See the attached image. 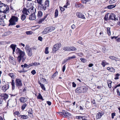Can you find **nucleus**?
<instances>
[{"label": "nucleus", "instance_id": "obj_1", "mask_svg": "<svg viewBox=\"0 0 120 120\" xmlns=\"http://www.w3.org/2000/svg\"><path fill=\"white\" fill-rule=\"evenodd\" d=\"M15 52L18 56L17 60L18 62L20 63L22 59L23 60H25L26 57L24 52L22 51L19 48H17Z\"/></svg>", "mask_w": 120, "mask_h": 120}, {"label": "nucleus", "instance_id": "obj_2", "mask_svg": "<svg viewBox=\"0 0 120 120\" xmlns=\"http://www.w3.org/2000/svg\"><path fill=\"white\" fill-rule=\"evenodd\" d=\"M9 8L7 4H5L0 1V12L7 13L9 10Z\"/></svg>", "mask_w": 120, "mask_h": 120}, {"label": "nucleus", "instance_id": "obj_3", "mask_svg": "<svg viewBox=\"0 0 120 120\" xmlns=\"http://www.w3.org/2000/svg\"><path fill=\"white\" fill-rule=\"evenodd\" d=\"M18 20V17L15 16H12L9 20V23L8 26H13L16 25V22H17Z\"/></svg>", "mask_w": 120, "mask_h": 120}, {"label": "nucleus", "instance_id": "obj_4", "mask_svg": "<svg viewBox=\"0 0 120 120\" xmlns=\"http://www.w3.org/2000/svg\"><path fill=\"white\" fill-rule=\"evenodd\" d=\"M16 99H9L7 102V105L11 107L15 106L17 104Z\"/></svg>", "mask_w": 120, "mask_h": 120}, {"label": "nucleus", "instance_id": "obj_5", "mask_svg": "<svg viewBox=\"0 0 120 120\" xmlns=\"http://www.w3.org/2000/svg\"><path fill=\"white\" fill-rule=\"evenodd\" d=\"M87 90V88L84 86H82L78 87L75 90V92L78 93H84L86 92Z\"/></svg>", "mask_w": 120, "mask_h": 120}, {"label": "nucleus", "instance_id": "obj_6", "mask_svg": "<svg viewBox=\"0 0 120 120\" xmlns=\"http://www.w3.org/2000/svg\"><path fill=\"white\" fill-rule=\"evenodd\" d=\"M36 6L35 5L30 3V13L35 14L36 12Z\"/></svg>", "mask_w": 120, "mask_h": 120}, {"label": "nucleus", "instance_id": "obj_7", "mask_svg": "<svg viewBox=\"0 0 120 120\" xmlns=\"http://www.w3.org/2000/svg\"><path fill=\"white\" fill-rule=\"evenodd\" d=\"M61 47V44L60 43H57L54 45L52 49V51L55 52L59 49V48Z\"/></svg>", "mask_w": 120, "mask_h": 120}, {"label": "nucleus", "instance_id": "obj_8", "mask_svg": "<svg viewBox=\"0 0 120 120\" xmlns=\"http://www.w3.org/2000/svg\"><path fill=\"white\" fill-rule=\"evenodd\" d=\"M16 86L19 88L22 86V84L21 81L20 79H16L15 81Z\"/></svg>", "mask_w": 120, "mask_h": 120}, {"label": "nucleus", "instance_id": "obj_9", "mask_svg": "<svg viewBox=\"0 0 120 120\" xmlns=\"http://www.w3.org/2000/svg\"><path fill=\"white\" fill-rule=\"evenodd\" d=\"M116 15L113 13H111L109 16V20H112L116 21V20H118L117 17H116Z\"/></svg>", "mask_w": 120, "mask_h": 120}, {"label": "nucleus", "instance_id": "obj_10", "mask_svg": "<svg viewBox=\"0 0 120 120\" xmlns=\"http://www.w3.org/2000/svg\"><path fill=\"white\" fill-rule=\"evenodd\" d=\"M21 67L22 68V69L24 71V72L26 71L27 70L26 69L28 68L30 66V64L28 65L26 64H25L24 65H21Z\"/></svg>", "mask_w": 120, "mask_h": 120}, {"label": "nucleus", "instance_id": "obj_11", "mask_svg": "<svg viewBox=\"0 0 120 120\" xmlns=\"http://www.w3.org/2000/svg\"><path fill=\"white\" fill-rule=\"evenodd\" d=\"M0 97L3 99L6 100L8 98V95L6 94H1L0 95Z\"/></svg>", "mask_w": 120, "mask_h": 120}, {"label": "nucleus", "instance_id": "obj_12", "mask_svg": "<svg viewBox=\"0 0 120 120\" xmlns=\"http://www.w3.org/2000/svg\"><path fill=\"white\" fill-rule=\"evenodd\" d=\"M9 85L8 84H6L2 86V90L4 92H5L9 89Z\"/></svg>", "mask_w": 120, "mask_h": 120}, {"label": "nucleus", "instance_id": "obj_13", "mask_svg": "<svg viewBox=\"0 0 120 120\" xmlns=\"http://www.w3.org/2000/svg\"><path fill=\"white\" fill-rule=\"evenodd\" d=\"M103 112H99L97 113L96 116V118L97 119H99L101 118L102 116L103 115Z\"/></svg>", "mask_w": 120, "mask_h": 120}, {"label": "nucleus", "instance_id": "obj_14", "mask_svg": "<svg viewBox=\"0 0 120 120\" xmlns=\"http://www.w3.org/2000/svg\"><path fill=\"white\" fill-rule=\"evenodd\" d=\"M4 13L3 12H0V19L3 20L5 18L6 15L5 13Z\"/></svg>", "mask_w": 120, "mask_h": 120}, {"label": "nucleus", "instance_id": "obj_15", "mask_svg": "<svg viewBox=\"0 0 120 120\" xmlns=\"http://www.w3.org/2000/svg\"><path fill=\"white\" fill-rule=\"evenodd\" d=\"M76 15L78 17L82 19H85L84 15L82 13L77 12L76 13Z\"/></svg>", "mask_w": 120, "mask_h": 120}, {"label": "nucleus", "instance_id": "obj_16", "mask_svg": "<svg viewBox=\"0 0 120 120\" xmlns=\"http://www.w3.org/2000/svg\"><path fill=\"white\" fill-rule=\"evenodd\" d=\"M27 9L26 8H24L23 9V11H22V13H23V14H25L26 15H28L29 14V10Z\"/></svg>", "mask_w": 120, "mask_h": 120}, {"label": "nucleus", "instance_id": "obj_17", "mask_svg": "<svg viewBox=\"0 0 120 120\" xmlns=\"http://www.w3.org/2000/svg\"><path fill=\"white\" fill-rule=\"evenodd\" d=\"M11 86L12 91H13L15 89V83L14 80H12L11 82Z\"/></svg>", "mask_w": 120, "mask_h": 120}, {"label": "nucleus", "instance_id": "obj_18", "mask_svg": "<svg viewBox=\"0 0 120 120\" xmlns=\"http://www.w3.org/2000/svg\"><path fill=\"white\" fill-rule=\"evenodd\" d=\"M9 60L10 62L13 64H15V61L13 57H9Z\"/></svg>", "mask_w": 120, "mask_h": 120}, {"label": "nucleus", "instance_id": "obj_19", "mask_svg": "<svg viewBox=\"0 0 120 120\" xmlns=\"http://www.w3.org/2000/svg\"><path fill=\"white\" fill-rule=\"evenodd\" d=\"M25 49L26 52L28 53V55L29 56L30 55V49L28 45H26Z\"/></svg>", "mask_w": 120, "mask_h": 120}, {"label": "nucleus", "instance_id": "obj_20", "mask_svg": "<svg viewBox=\"0 0 120 120\" xmlns=\"http://www.w3.org/2000/svg\"><path fill=\"white\" fill-rule=\"evenodd\" d=\"M48 15H45L44 17L42 19H40L38 22V23L39 24H40L42 23L43 21L45 19L47 18Z\"/></svg>", "mask_w": 120, "mask_h": 120}, {"label": "nucleus", "instance_id": "obj_21", "mask_svg": "<svg viewBox=\"0 0 120 120\" xmlns=\"http://www.w3.org/2000/svg\"><path fill=\"white\" fill-rule=\"evenodd\" d=\"M16 46V45H15L13 44H11L10 45L11 47L13 50V53H14V52L15 51Z\"/></svg>", "mask_w": 120, "mask_h": 120}, {"label": "nucleus", "instance_id": "obj_22", "mask_svg": "<svg viewBox=\"0 0 120 120\" xmlns=\"http://www.w3.org/2000/svg\"><path fill=\"white\" fill-rule=\"evenodd\" d=\"M30 20H34L36 18V16L35 14H30Z\"/></svg>", "mask_w": 120, "mask_h": 120}, {"label": "nucleus", "instance_id": "obj_23", "mask_svg": "<svg viewBox=\"0 0 120 120\" xmlns=\"http://www.w3.org/2000/svg\"><path fill=\"white\" fill-rule=\"evenodd\" d=\"M47 28L49 32L53 31L55 29V27L53 26H50Z\"/></svg>", "mask_w": 120, "mask_h": 120}, {"label": "nucleus", "instance_id": "obj_24", "mask_svg": "<svg viewBox=\"0 0 120 120\" xmlns=\"http://www.w3.org/2000/svg\"><path fill=\"white\" fill-rule=\"evenodd\" d=\"M19 101L20 102L24 103L26 101V99L24 97H21L20 98Z\"/></svg>", "mask_w": 120, "mask_h": 120}, {"label": "nucleus", "instance_id": "obj_25", "mask_svg": "<svg viewBox=\"0 0 120 120\" xmlns=\"http://www.w3.org/2000/svg\"><path fill=\"white\" fill-rule=\"evenodd\" d=\"M49 32L48 28L47 27L44 29V30L41 33L43 34H45Z\"/></svg>", "mask_w": 120, "mask_h": 120}, {"label": "nucleus", "instance_id": "obj_26", "mask_svg": "<svg viewBox=\"0 0 120 120\" xmlns=\"http://www.w3.org/2000/svg\"><path fill=\"white\" fill-rule=\"evenodd\" d=\"M8 75L12 78V80H14L15 75L13 73H9L8 74Z\"/></svg>", "mask_w": 120, "mask_h": 120}, {"label": "nucleus", "instance_id": "obj_27", "mask_svg": "<svg viewBox=\"0 0 120 120\" xmlns=\"http://www.w3.org/2000/svg\"><path fill=\"white\" fill-rule=\"evenodd\" d=\"M70 47H64L63 48V49L65 51H70Z\"/></svg>", "mask_w": 120, "mask_h": 120}, {"label": "nucleus", "instance_id": "obj_28", "mask_svg": "<svg viewBox=\"0 0 120 120\" xmlns=\"http://www.w3.org/2000/svg\"><path fill=\"white\" fill-rule=\"evenodd\" d=\"M101 64L102 65L103 67H104L105 66V65L108 64L104 60H103Z\"/></svg>", "mask_w": 120, "mask_h": 120}, {"label": "nucleus", "instance_id": "obj_29", "mask_svg": "<svg viewBox=\"0 0 120 120\" xmlns=\"http://www.w3.org/2000/svg\"><path fill=\"white\" fill-rule=\"evenodd\" d=\"M21 116V118L22 119H27L28 117L27 115H20V116H19V117Z\"/></svg>", "mask_w": 120, "mask_h": 120}, {"label": "nucleus", "instance_id": "obj_30", "mask_svg": "<svg viewBox=\"0 0 120 120\" xmlns=\"http://www.w3.org/2000/svg\"><path fill=\"white\" fill-rule=\"evenodd\" d=\"M40 63L34 62L33 63L30 64V66H36L39 65H40Z\"/></svg>", "mask_w": 120, "mask_h": 120}, {"label": "nucleus", "instance_id": "obj_31", "mask_svg": "<svg viewBox=\"0 0 120 120\" xmlns=\"http://www.w3.org/2000/svg\"><path fill=\"white\" fill-rule=\"evenodd\" d=\"M42 15V11H39L38 13L37 16L38 18L41 17Z\"/></svg>", "mask_w": 120, "mask_h": 120}, {"label": "nucleus", "instance_id": "obj_32", "mask_svg": "<svg viewBox=\"0 0 120 120\" xmlns=\"http://www.w3.org/2000/svg\"><path fill=\"white\" fill-rule=\"evenodd\" d=\"M70 51H74L77 50L76 48L73 46L70 47Z\"/></svg>", "mask_w": 120, "mask_h": 120}, {"label": "nucleus", "instance_id": "obj_33", "mask_svg": "<svg viewBox=\"0 0 120 120\" xmlns=\"http://www.w3.org/2000/svg\"><path fill=\"white\" fill-rule=\"evenodd\" d=\"M49 0H47L45 2V6H46V7H48L49 6Z\"/></svg>", "mask_w": 120, "mask_h": 120}, {"label": "nucleus", "instance_id": "obj_34", "mask_svg": "<svg viewBox=\"0 0 120 120\" xmlns=\"http://www.w3.org/2000/svg\"><path fill=\"white\" fill-rule=\"evenodd\" d=\"M109 58L112 60H116V61H117L116 59H118V58H117L115 57H114L113 56H111L109 57Z\"/></svg>", "mask_w": 120, "mask_h": 120}, {"label": "nucleus", "instance_id": "obj_35", "mask_svg": "<svg viewBox=\"0 0 120 120\" xmlns=\"http://www.w3.org/2000/svg\"><path fill=\"white\" fill-rule=\"evenodd\" d=\"M26 18V16L24 14H22L21 16V18L22 21L24 20Z\"/></svg>", "mask_w": 120, "mask_h": 120}, {"label": "nucleus", "instance_id": "obj_36", "mask_svg": "<svg viewBox=\"0 0 120 120\" xmlns=\"http://www.w3.org/2000/svg\"><path fill=\"white\" fill-rule=\"evenodd\" d=\"M58 10L57 9H56L55 10V17L56 18L58 16Z\"/></svg>", "mask_w": 120, "mask_h": 120}, {"label": "nucleus", "instance_id": "obj_37", "mask_svg": "<svg viewBox=\"0 0 120 120\" xmlns=\"http://www.w3.org/2000/svg\"><path fill=\"white\" fill-rule=\"evenodd\" d=\"M11 33V32L8 31L6 32H5L4 33V35H5V36H7V35H9Z\"/></svg>", "mask_w": 120, "mask_h": 120}, {"label": "nucleus", "instance_id": "obj_38", "mask_svg": "<svg viewBox=\"0 0 120 120\" xmlns=\"http://www.w3.org/2000/svg\"><path fill=\"white\" fill-rule=\"evenodd\" d=\"M115 7V6L113 5H109L107 7L109 9H112Z\"/></svg>", "mask_w": 120, "mask_h": 120}, {"label": "nucleus", "instance_id": "obj_39", "mask_svg": "<svg viewBox=\"0 0 120 120\" xmlns=\"http://www.w3.org/2000/svg\"><path fill=\"white\" fill-rule=\"evenodd\" d=\"M37 98L38 99L44 100V99H43L42 96L40 93L38 95L37 97Z\"/></svg>", "mask_w": 120, "mask_h": 120}, {"label": "nucleus", "instance_id": "obj_40", "mask_svg": "<svg viewBox=\"0 0 120 120\" xmlns=\"http://www.w3.org/2000/svg\"><path fill=\"white\" fill-rule=\"evenodd\" d=\"M112 82L111 81H109L108 82V87L109 88H111V84Z\"/></svg>", "mask_w": 120, "mask_h": 120}, {"label": "nucleus", "instance_id": "obj_41", "mask_svg": "<svg viewBox=\"0 0 120 120\" xmlns=\"http://www.w3.org/2000/svg\"><path fill=\"white\" fill-rule=\"evenodd\" d=\"M110 28L109 27H108L107 28V31L108 34L109 35H111V32L110 31Z\"/></svg>", "mask_w": 120, "mask_h": 120}, {"label": "nucleus", "instance_id": "obj_42", "mask_svg": "<svg viewBox=\"0 0 120 120\" xmlns=\"http://www.w3.org/2000/svg\"><path fill=\"white\" fill-rule=\"evenodd\" d=\"M120 74L119 73H117L115 75V77L114 79L115 80L118 79L119 78L118 77L120 76Z\"/></svg>", "mask_w": 120, "mask_h": 120}, {"label": "nucleus", "instance_id": "obj_43", "mask_svg": "<svg viewBox=\"0 0 120 120\" xmlns=\"http://www.w3.org/2000/svg\"><path fill=\"white\" fill-rule=\"evenodd\" d=\"M108 14H106L105 15L104 18V19L106 20L107 21L108 19Z\"/></svg>", "mask_w": 120, "mask_h": 120}, {"label": "nucleus", "instance_id": "obj_44", "mask_svg": "<svg viewBox=\"0 0 120 120\" xmlns=\"http://www.w3.org/2000/svg\"><path fill=\"white\" fill-rule=\"evenodd\" d=\"M49 49L48 47H46L45 49V53L46 54H48L49 53V52L48 51V49Z\"/></svg>", "mask_w": 120, "mask_h": 120}, {"label": "nucleus", "instance_id": "obj_45", "mask_svg": "<svg viewBox=\"0 0 120 120\" xmlns=\"http://www.w3.org/2000/svg\"><path fill=\"white\" fill-rule=\"evenodd\" d=\"M42 0H37V1L38 4H40V5H41L42 4Z\"/></svg>", "mask_w": 120, "mask_h": 120}, {"label": "nucleus", "instance_id": "obj_46", "mask_svg": "<svg viewBox=\"0 0 120 120\" xmlns=\"http://www.w3.org/2000/svg\"><path fill=\"white\" fill-rule=\"evenodd\" d=\"M69 60L73 58H76V56L75 55H73L72 56L69 57H68Z\"/></svg>", "mask_w": 120, "mask_h": 120}, {"label": "nucleus", "instance_id": "obj_47", "mask_svg": "<svg viewBox=\"0 0 120 120\" xmlns=\"http://www.w3.org/2000/svg\"><path fill=\"white\" fill-rule=\"evenodd\" d=\"M3 100L2 98L0 97V106H2L3 103Z\"/></svg>", "mask_w": 120, "mask_h": 120}, {"label": "nucleus", "instance_id": "obj_48", "mask_svg": "<svg viewBox=\"0 0 120 120\" xmlns=\"http://www.w3.org/2000/svg\"><path fill=\"white\" fill-rule=\"evenodd\" d=\"M70 114H71L70 113L67 111L64 115L65 116H69L70 115H71Z\"/></svg>", "mask_w": 120, "mask_h": 120}, {"label": "nucleus", "instance_id": "obj_49", "mask_svg": "<svg viewBox=\"0 0 120 120\" xmlns=\"http://www.w3.org/2000/svg\"><path fill=\"white\" fill-rule=\"evenodd\" d=\"M68 60V58H67L66 59H65L64 60L63 62H62V64H64V63H65L67 62L68 60Z\"/></svg>", "mask_w": 120, "mask_h": 120}, {"label": "nucleus", "instance_id": "obj_50", "mask_svg": "<svg viewBox=\"0 0 120 120\" xmlns=\"http://www.w3.org/2000/svg\"><path fill=\"white\" fill-rule=\"evenodd\" d=\"M26 106V104H24L22 106V110L24 109Z\"/></svg>", "mask_w": 120, "mask_h": 120}, {"label": "nucleus", "instance_id": "obj_51", "mask_svg": "<svg viewBox=\"0 0 120 120\" xmlns=\"http://www.w3.org/2000/svg\"><path fill=\"white\" fill-rule=\"evenodd\" d=\"M14 114L16 115H17L19 117V116H20V113L18 111H17L15 112H14Z\"/></svg>", "mask_w": 120, "mask_h": 120}, {"label": "nucleus", "instance_id": "obj_52", "mask_svg": "<svg viewBox=\"0 0 120 120\" xmlns=\"http://www.w3.org/2000/svg\"><path fill=\"white\" fill-rule=\"evenodd\" d=\"M40 86L43 90H45V87L43 84H41V85Z\"/></svg>", "mask_w": 120, "mask_h": 120}, {"label": "nucleus", "instance_id": "obj_53", "mask_svg": "<svg viewBox=\"0 0 120 120\" xmlns=\"http://www.w3.org/2000/svg\"><path fill=\"white\" fill-rule=\"evenodd\" d=\"M57 73L58 72L57 71H56L52 75V77L54 78L56 76V75L57 74Z\"/></svg>", "mask_w": 120, "mask_h": 120}, {"label": "nucleus", "instance_id": "obj_54", "mask_svg": "<svg viewBox=\"0 0 120 120\" xmlns=\"http://www.w3.org/2000/svg\"><path fill=\"white\" fill-rule=\"evenodd\" d=\"M115 1V0H110L109 3L110 4H112L114 3Z\"/></svg>", "mask_w": 120, "mask_h": 120}, {"label": "nucleus", "instance_id": "obj_55", "mask_svg": "<svg viewBox=\"0 0 120 120\" xmlns=\"http://www.w3.org/2000/svg\"><path fill=\"white\" fill-rule=\"evenodd\" d=\"M90 0H82V2L83 3L86 4V3L89 1Z\"/></svg>", "mask_w": 120, "mask_h": 120}, {"label": "nucleus", "instance_id": "obj_56", "mask_svg": "<svg viewBox=\"0 0 120 120\" xmlns=\"http://www.w3.org/2000/svg\"><path fill=\"white\" fill-rule=\"evenodd\" d=\"M83 117L81 116H76L75 117V118L77 119H82Z\"/></svg>", "mask_w": 120, "mask_h": 120}, {"label": "nucleus", "instance_id": "obj_57", "mask_svg": "<svg viewBox=\"0 0 120 120\" xmlns=\"http://www.w3.org/2000/svg\"><path fill=\"white\" fill-rule=\"evenodd\" d=\"M112 118L113 119L114 118V116H115V113H112L111 114Z\"/></svg>", "mask_w": 120, "mask_h": 120}, {"label": "nucleus", "instance_id": "obj_58", "mask_svg": "<svg viewBox=\"0 0 120 120\" xmlns=\"http://www.w3.org/2000/svg\"><path fill=\"white\" fill-rule=\"evenodd\" d=\"M116 92L117 93V94L119 96H120V93L119 90L118 89H117L116 90Z\"/></svg>", "mask_w": 120, "mask_h": 120}, {"label": "nucleus", "instance_id": "obj_59", "mask_svg": "<svg viewBox=\"0 0 120 120\" xmlns=\"http://www.w3.org/2000/svg\"><path fill=\"white\" fill-rule=\"evenodd\" d=\"M59 8L60 10L62 11H64L65 10V9L64 8L60 6L59 7Z\"/></svg>", "mask_w": 120, "mask_h": 120}, {"label": "nucleus", "instance_id": "obj_60", "mask_svg": "<svg viewBox=\"0 0 120 120\" xmlns=\"http://www.w3.org/2000/svg\"><path fill=\"white\" fill-rule=\"evenodd\" d=\"M84 107L83 106H80L79 107V110H83L84 109L83 107Z\"/></svg>", "mask_w": 120, "mask_h": 120}, {"label": "nucleus", "instance_id": "obj_61", "mask_svg": "<svg viewBox=\"0 0 120 120\" xmlns=\"http://www.w3.org/2000/svg\"><path fill=\"white\" fill-rule=\"evenodd\" d=\"M31 73L33 75H34L36 73L35 70H33L31 71Z\"/></svg>", "mask_w": 120, "mask_h": 120}, {"label": "nucleus", "instance_id": "obj_62", "mask_svg": "<svg viewBox=\"0 0 120 120\" xmlns=\"http://www.w3.org/2000/svg\"><path fill=\"white\" fill-rule=\"evenodd\" d=\"M78 56H80V57H82L83 56V54L81 53H78Z\"/></svg>", "mask_w": 120, "mask_h": 120}, {"label": "nucleus", "instance_id": "obj_63", "mask_svg": "<svg viewBox=\"0 0 120 120\" xmlns=\"http://www.w3.org/2000/svg\"><path fill=\"white\" fill-rule=\"evenodd\" d=\"M41 6L42 7L43 9L45 10L46 8L47 7H46L45 5L44 6L42 4L41 5Z\"/></svg>", "mask_w": 120, "mask_h": 120}, {"label": "nucleus", "instance_id": "obj_64", "mask_svg": "<svg viewBox=\"0 0 120 120\" xmlns=\"http://www.w3.org/2000/svg\"><path fill=\"white\" fill-rule=\"evenodd\" d=\"M65 65H64L63 67V69H62V71L63 72H64L65 71Z\"/></svg>", "mask_w": 120, "mask_h": 120}]
</instances>
